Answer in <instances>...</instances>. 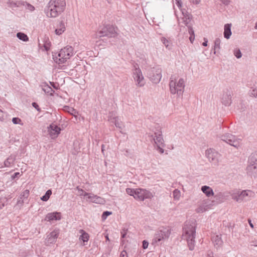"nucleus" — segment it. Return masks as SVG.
Segmentation results:
<instances>
[{
  "label": "nucleus",
  "mask_w": 257,
  "mask_h": 257,
  "mask_svg": "<svg viewBox=\"0 0 257 257\" xmlns=\"http://www.w3.org/2000/svg\"><path fill=\"white\" fill-rule=\"evenodd\" d=\"M196 225L193 222L186 221L183 228L182 238L186 240L189 250H193L195 246Z\"/></svg>",
  "instance_id": "obj_1"
},
{
  "label": "nucleus",
  "mask_w": 257,
  "mask_h": 257,
  "mask_svg": "<svg viewBox=\"0 0 257 257\" xmlns=\"http://www.w3.org/2000/svg\"><path fill=\"white\" fill-rule=\"evenodd\" d=\"M65 7V0H50L45 11L48 17L56 18L64 11Z\"/></svg>",
  "instance_id": "obj_2"
},
{
  "label": "nucleus",
  "mask_w": 257,
  "mask_h": 257,
  "mask_svg": "<svg viewBox=\"0 0 257 257\" xmlns=\"http://www.w3.org/2000/svg\"><path fill=\"white\" fill-rule=\"evenodd\" d=\"M169 87L171 94H177L179 96L182 95L184 92L185 87L184 79L180 78L178 81L177 82L175 77L172 75L170 78Z\"/></svg>",
  "instance_id": "obj_3"
},
{
  "label": "nucleus",
  "mask_w": 257,
  "mask_h": 257,
  "mask_svg": "<svg viewBox=\"0 0 257 257\" xmlns=\"http://www.w3.org/2000/svg\"><path fill=\"white\" fill-rule=\"evenodd\" d=\"M171 229L168 227L160 228L154 234V238L152 240L153 244H162V241L167 240L171 234Z\"/></svg>",
  "instance_id": "obj_4"
},
{
  "label": "nucleus",
  "mask_w": 257,
  "mask_h": 257,
  "mask_svg": "<svg viewBox=\"0 0 257 257\" xmlns=\"http://www.w3.org/2000/svg\"><path fill=\"white\" fill-rule=\"evenodd\" d=\"M73 55V48L71 46H67L60 51L55 61L59 64L64 63Z\"/></svg>",
  "instance_id": "obj_5"
},
{
  "label": "nucleus",
  "mask_w": 257,
  "mask_h": 257,
  "mask_svg": "<svg viewBox=\"0 0 257 257\" xmlns=\"http://www.w3.org/2000/svg\"><path fill=\"white\" fill-rule=\"evenodd\" d=\"M162 76V69L159 67H153L148 72V77L150 80L155 84L159 83Z\"/></svg>",
  "instance_id": "obj_6"
},
{
  "label": "nucleus",
  "mask_w": 257,
  "mask_h": 257,
  "mask_svg": "<svg viewBox=\"0 0 257 257\" xmlns=\"http://www.w3.org/2000/svg\"><path fill=\"white\" fill-rule=\"evenodd\" d=\"M220 139L229 145L238 148L239 147V139L234 135L226 133L220 136Z\"/></svg>",
  "instance_id": "obj_7"
},
{
  "label": "nucleus",
  "mask_w": 257,
  "mask_h": 257,
  "mask_svg": "<svg viewBox=\"0 0 257 257\" xmlns=\"http://www.w3.org/2000/svg\"><path fill=\"white\" fill-rule=\"evenodd\" d=\"M155 136L151 135V137L154 140L156 147H155L156 150L160 153L163 154L164 152L163 148L165 147L164 141L162 137V133L158 132L155 133Z\"/></svg>",
  "instance_id": "obj_8"
},
{
  "label": "nucleus",
  "mask_w": 257,
  "mask_h": 257,
  "mask_svg": "<svg viewBox=\"0 0 257 257\" xmlns=\"http://www.w3.org/2000/svg\"><path fill=\"white\" fill-rule=\"evenodd\" d=\"M112 33V26L110 24L106 25L101 29V30L96 32L95 34L92 35V38L94 39H98L104 36L111 37Z\"/></svg>",
  "instance_id": "obj_9"
},
{
  "label": "nucleus",
  "mask_w": 257,
  "mask_h": 257,
  "mask_svg": "<svg viewBox=\"0 0 257 257\" xmlns=\"http://www.w3.org/2000/svg\"><path fill=\"white\" fill-rule=\"evenodd\" d=\"M153 197V195L150 191L143 188H137L135 199L144 201L146 199H151Z\"/></svg>",
  "instance_id": "obj_10"
},
{
  "label": "nucleus",
  "mask_w": 257,
  "mask_h": 257,
  "mask_svg": "<svg viewBox=\"0 0 257 257\" xmlns=\"http://www.w3.org/2000/svg\"><path fill=\"white\" fill-rule=\"evenodd\" d=\"M134 66V69H133V77L135 81L136 82L137 85L142 87L145 84L144 78L143 76L142 71L137 65Z\"/></svg>",
  "instance_id": "obj_11"
},
{
  "label": "nucleus",
  "mask_w": 257,
  "mask_h": 257,
  "mask_svg": "<svg viewBox=\"0 0 257 257\" xmlns=\"http://www.w3.org/2000/svg\"><path fill=\"white\" fill-rule=\"evenodd\" d=\"M206 156L209 161L214 164H216L218 162L219 154L214 149H208L206 151Z\"/></svg>",
  "instance_id": "obj_12"
},
{
  "label": "nucleus",
  "mask_w": 257,
  "mask_h": 257,
  "mask_svg": "<svg viewBox=\"0 0 257 257\" xmlns=\"http://www.w3.org/2000/svg\"><path fill=\"white\" fill-rule=\"evenodd\" d=\"M84 196L87 197L88 200L92 203L99 204H103L105 203L103 198L92 193H85Z\"/></svg>",
  "instance_id": "obj_13"
},
{
  "label": "nucleus",
  "mask_w": 257,
  "mask_h": 257,
  "mask_svg": "<svg viewBox=\"0 0 257 257\" xmlns=\"http://www.w3.org/2000/svg\"><path fill=\"white\" fill-rule=\"evenodd\" d=\"M113 123H114L117 129L120 133L122 135L125 134V126L121 120L120 117H113Z\"/></svg>",
  "instance_id": "obj_14"
},
{
  "label": "nucleus",
  "mask_w": 257,
  "mask_h": 257,
  "mask_svg": "<svg viewBox=\"0 0 257 257\" xmlns=\"http://www.w3.org/2000/svg\"><path fill=\"white\" fill-rule=\"evenodd\" d=\"M232 91L227 89L224 92L222 98V103L225 106H229L231 103Z\"/></svg>",
  "instance_id": "obj_15"
},
{
  "label": "nucleus",
  "mask_w": 257,
  "mask_h": 257,
  "mask_svg": "<svg viewBox=\"0 0 257 257\" xmlns=\"http://www.w3.org/2000/svg\"><path fill=\"white\" fill-rule=\"evenodd\" d=\"M48 129L50 136L52 139L57 138L61 131L60 128L54 123H52L50 125Z\"/></svg>",
  "instance_id": "obj_16"
},
{
  "label": "nucleus",
  "mask_w": 257,
  "mask_h": 257,
  "mask_svg": "<svg viewBox=\"0 0 257 257\" xmlns=\"http://www.w3.org/2000/svg\"><path fill=\"white\" fill-rule=\"evenodd\" d=\"M59 235L58 230H55L51 232L47 236L46 243L51 244L54 243Z\"/></svg>",
  "instance_id": "obj_17"
},
{
  "label": "nucleus",
  "mask_w": 257,
  "mask_h": 257,
  "mask_svg": "<svg viewBox=\"0 0 257 257\" xmlns=\"http://www.w3.org/2000/svg\"><path fill=\"white\" fill-rule=\"evenodd\" d=\"M60 219V213L57 212L48 213L45 218V220L48 221L52 220H59Z\"/></svg>",
  "instance_id": "obj_18"
},
{
  "label": "nucleus",
  "mask_w": 257,
  "mask_h": 257,
  "mask_svg": "<svg viewBox=\"0 0 257 257\" xmlns=\"http://www.w3.org/2000/svg\"><path fill=\"white\" fill-rule=\"evenodd\" d=\"M247 173L254 177L257 176V164L248 165L246 168Z\"/></svg>",
  "instance_id": "obj_19"
},
{
  "label": "nucleus",
  "mask_w": 257,
  "mask_h": 257,
  "mask_svg": "<svg viewBox=\"0 0 257 257\" xmlns=\"http://www.w3.org/2000/svg\"><path fill=\"white\" fill-rule=\"evenodd\" d=\"M212 241L216 248L220 247L223 243V241L220 235H216L212 237Z\"/></svg>",
  "instance_id": "obj_20"
},
{
  "label": "nucleus",
  "mask_w": 257,
  "mask_h": 257,
  "mask_svg": "<svg viewBox=\"0 0 257 257\" xmlns=\"http://www.w3.org/2000/svg\"><path fill=\"white\" fill-rule=\"evenodd\" d=\"M29 196V190H25L20 195L17 204L22 205L24 202L25 199H27Z\"/></svg>",
  "instance_id": "obj_21"
},
{
  "label": "nucleus",
  "mask_w": 257,
  "mask_h": 257,
  "mask_svg": "<svg viewBox=\"0 0 257 257\" xmlns=\"http://www.w3.org/2000/svg\"><path fill=\"white\" fill-rule=\"evenodd\" d=\"M249 193H251L249 190H243L238 194V196L234 197V199H235L237 202L240 201L244 199V198L248 196Z\"/></svg>",
  "instance_id": "obj_22"
},
{
  "label": "nucleus",
  "mask_w": 257,
  "mask_h": 257,
  "mask_svg": "<svg viewBox=\"0 0 257 257\" xmlns=\"http://www.w3.org/2000/svg\"><path fill=\"white\" fill-rule=\"evenodd\" d=\"M231 24H226L224 25L223 35L224 38L227 39H228L231 35Z\"/></svg>",
  "instance_id": "obj_23"
},
{
  "label": "nucleus",
  "mask_w": 257,
  "mask_h": 257,
  "mask_svg": "<svg viewBox=\"0 0 257 257\" xmlns=\"http://www.w3.org/2000/svg\"><path fill=\"white\" fill-rule=\"evenodd\" d=\"M201 191L208 197L213 196L214 195L212 189L206 185H204L201 187Z\"/></svg>",
  "instance_id": "obj_24"
},
{
  "label": "nucleus",
  "mask_w": 257,
  "mask_h": 257,
  "mask_svg": "<svg viewBox=\"0 0 257 257\" xmlns=\"http://www.w3.org/2000/svg\"><path fill=\"white\" fill-rule=\"evenodd\" d=\"M16 160V157L11 155L4 162V166L6 167H10L14 164Z\"/></svg>",
  "instance_id": "obj_25"
},
{
  "label": "nucleus",
  "mask_w": 257,
  "mask_h": 257,
  "mask_svg": "<svg viewBox=\"0 0 257 257\" xmlns=\"http://www.w3.org/2000/svg\"><path fill=\"white\" fill-rule=\"evenodd\" d=\"M11 4L15 6L16 7H19L20 5H23V6H26V9H27L28 10H30L31 12L34 11V10H35V8L33 6H32L31 4H28L26 2H19L17 3H13L12 2L11 3Z\"/></svg>",
  "instance_id": "obj_26"
},
{
  "label": "nucleus",
  "mask_w": 257,
  "mask_h": 257,
  "mask_svg": "<svg viewBox=\"0 0 257 257\" xmlns=\"http://www.w3.org/2000/svg\"><path fill=\"white\" fill-rule=\"evenodd\" d=\"M248 165L257 164V152L252 153L249 156L248 160Z\"/></svg>",
  "instance_id": "obj_27"
},
{
  "label": "nucleus",
  "mask_w": 257,
  "mask_h": 257,
  "mask_svg": "<svg viewBox=\"0 0 257 257\" xmlns=\"http://www.w3.org/2000/svg\"><path fill=\"white\" fill-rule=\"evenodd\" d=\"M65 30V25L64 22H61L59 27L55 30V33L57 35H60Z\"/></svg>",
  "instance_id": "obj_28"
},
{
  "label": "nucleus",
  "mask_w": 257,
  "mask_h": 257,
  "mask_svg": "<svg viewBox=\"0 0 257 257\" xmlns=\"http://www.w3.org/2000/svg\"><path fill=\"white\" fill-rule=\"evenodd\" d=\"M79 232L81 233V235L79 237V239L83 240L84 242H87L89 238V234L83 229H80Z\"/></svg>",
  "instance_id": "obj_29"
},
{
  "label": "nucleus",
  "mask_w": 257,
  "mask_h": 257,
  "mask_svg": "<svg viewBox=\"0 0 257 257\" xmlns=\"http://www.w3.org/2000/svg\"><path fill=\"white\" fill-rule=\"evenodd\" d=\"M17 36L20 40L24 42H27L29 40L28 37L24 33L19 32L17 34Z\"/></svg>",
  "instance_id": "obj_30"
},
{
  "label": "nucleus",
  "mask_w": 257,
  "mask_h": 257,
  "mask_svg": "<svg viewBox=\"0 0 257 257\" xmlns=\"http://www.w3.org/2000/svg\"><path fill=\"white\" fill-rule=\"evenodd\" d=\"M188 33L190 35V37H189L190 41L191 43H193V42L195 39V34H194V31L192 27H189Z\"/></svg>",
  "instance_id": "obj_31"
},
{
  "label": "nucleus",
  "mask_w": 257,
  "mask_h": 257,
  "mask_svg": "<svg viewBox=\"0 0 257 257\" xmlns=\"http://www.w3.org/2000/svg\"><path fill=\"white\" fill-rule=\"evenodd\" d=\"M52 194V191L51 190H48L46 191L45 194L43 195L41 199L43 201H47L50 198V195Z\"/></svg>",
  "instance_id": "obj_32"
},
{
  "label": "nucleus",
  "mask_w": 257,
  "mask_h": 257,
  "mask_svg": "<svg viewBox=\"0 0 257 257\" xmlns=\"http://www.w3.org/2000/svg\"><path fill=\"white\" fill-rule=\"evenodd\" d=\"M221 41L220 39L216 38L214 41V54L216 53V50L220 49V44Z\"/></svg>",
  "instance_id": "obj_33"
},
{
  "label": "nucleus",
  "mask_w": 257,
  "mask_h": 257,
  "mask_svg": "<svg viewBox=\"0 0 257 257\" xmlns=\"http://www.w3.org/2000/svg\"><path fill=\"white\" fill-rule=\"evenodd\" d=\"M136 191H137V189H135L127 188L125 189L126 193L128 195L133 196L134 198L135 197V196H136Z\"/></svg>",
  "instance_id": "obj_34"
},
{
  "label": "nucleus",
  "mask_w": 257,
  "mask_h": 257,
  "mask_svg": "<svg viewBox=\"0 0 257 257\" xmlns=\"http://www.w3.org/2000/svg\"><path fill=\"white\" fill-rule=\"evenodd\" d=\"M173 195L174 199L179 200L181 196L180 191L177 189H175L173 192Z\"/></svg>",
  "instance_id": "obj_35"
},
{
  "label": "nucleus",
  "mask_w": 257,
  "mask_h": 257,
  "mask_svg": "<svg viewBox=\"0 0 257 257\" xmlns=\"http://www.w3.org/2000/svg\"><path fill=\"white\" fill-rule=\"evenodd\" d=\"M8 201V198L6 197L0 198V209H1Z\"/></svg>",
  "instance_id": "obj_36"
},
{
  "label": "nucleus",
  "mask_w": 257,
  "mask_h": 257,
  "mask_svg": "<svg viewBox=\"0 0 257 257\" xmlns=\"http://www.w3.org/2000/svg\"><path fill=\"white\" fill-rule=\"evenodd\" d=\"M234 55L237 59L241 58L242 56V54L241 53L240 50L237 48L234 49Z\"/></svg>",
  "instance_id": "obj_37"
},
{
  "label": "nucleus",
  "mask_w": 257,
  "mask_h": 257,
  "mask_svg": "<svg viewBox=\"0 0 257 257\" xmlns=\"http://www.w3.org/2000/svg\"><path fill=\"white\" fill-rule=\"evenodd\" d=\"M112 214V212H110V211H104L102 214V216H101V219H102V220L104 221L105 220L107 217L110 215H111Z\"/></svg>",
  "instance_id": "obj_38"
},
{
  "label": "nucleus",
  "mask_w": 257,
  "mask_h": 257,
  "mask_svg": "<svg viewBox=\"0 0 257 257\" xmlns=\"http://www.w3.org/2000/svg\"><path fill=\"white\" fill-rule=\"evenodd\" d=\"M206 206L204 205H200L196 209V212L198 213H203L206 210Z\"/></svg>",
  "instance_id": "obj_39"
},
{
  "label": "nucleus",
  "mask_w": 257,
  "mask_h": 257,
  "mask_svg": "<svg viewBox=\"0 0 257 257\" xmlns=\"http://www.w3.org/2000/svg\"><path fill=\"white\" fill-rule=\"evenodd\" d=\"M249 95L251 96H253L254 97H257V89H252L249 91Z\"/></svg>",
  "instance_id": "obj_40"
},
{
  "label": "nucleus",
  "mask_w": 257,
  "mask_h": 257,
  "mask_svg": "<svg viewBox=\"0 0 257 257\" xmlns=\"http://www.w3.org/2000/svg\"><path fill=\"white\" fill-rule=\"evenodd\" d=\"M184 19H185V20H183L184 24H185V25L187 27L188 30H189V27H192L191 26L189 25V23L190 22V18H189V17H188V18H187L186 17H185Z\"/></svg>",
  "instance_id": "obj_41"
},
{
  "label": "nucleus",
  "mask_w": 257,
  "mask_h": 257,
  "mask_svg": "<svg viewBox=\"0 0 257 257\" xmlns=\"http://www.w3.org/2000/svg\"><path fill=\"white\" fill-rule=\"evenodd\" d=\"M64 110L70 113L71 114H73V112L75 111V109L74 108H71L68 106L64 107Z\"/></svg>",
  "instance_id": "obj_42"
},
{
  "label": "nucleus",
  "mask_w": 257,
  "mask_h": 257,
  "mask_svg": "<svg viewBox=\"0 0 257 257\" xmlns=\"http://www.w3.org/2000/svg\"><path fill=\"white\" fill-rule=\"evenodd\" d=\"M127 229H123L122 231L120 232L121 234V238H123L125 237L127 234Z\"/></svg>",
  "instance_id": "obj_43"
},
{
  "label": "nucleus",
  "mask_w": 257,
  "mask_h": 257,
  "mask_svg": "<svg viewBox=\"0 0 257 257\" xmlns=\"http://www.w3.org/2000/svg\"><path fill=\"white\" fill-rule=\"evenodd\" d=\"M76 189L78 190L79 196H84L85 192H84L83 189L80 188L79 187H77Z\"/></svg>",
  "instance_id": "obj_44"
},
{
  "label": "nucleus",
  "mask_w": 257,
  "mask_h": 257,
  "mask_svg": "<svg viewBox=\"0 0 257 257\" xmlns=\"http://www.w3.org/2000/svg\"><path fill=\"white\" fill-rule=\"evenodd\" d=\"M21 121V120L18 117H14L12 119V122L14 124H19Z\"/></svg>",
  "instance_id": "obj_45"
},
{
  "label": "nucleus",
  "mask_w": 257,
  "mask_h": 257,
  "mask_svg": "<svg viewBox=\"0 0 257 257\" xmlns=\"http://www.w3.org/2000/svg\"><path fill=\"white\" fill-rule=\"evenodd\" d=\"M142 247L144 248V249H146L148 248V245H149V242L146 240H144L142 242Z\"/></svg>",
  "instance_id": "obj_46"
},
{
  "label": "nucleus",
  "mask_w": 257,
  "mask_h": 257,
  "mask_svg": "<svg viewBox=\"0 0 257 257\" xmlns=\"http://www.w3.org/2000/svg\"><path fill=\"white\" fill-rule=\"evenodd\" d=\"M5 115H6L5 112H4L3 111H2L1 109H0V120H2L4 119Z\"/></svg>",
  "instance_id": "obj_47"
},
{
  "label": "nucleus",
  "mask_w": 257,
  "mask_h": 257,
  "mask_svg": "<svg viewBox=\"0 0 257 257\" xmlns=\"http://www.w3.org/2000/svg\"><path fill=\"white\" fill-rule=\"evenodd\" d=\"M32 105H33V106L34 107H35L36 109H37V110H38V111H40V108H39V106L38 104L37 103H36V102H33V103H32Z\"/></svg>",
  "instance_id": "obj_48"
},
{
  "label": "nucleus",
  "mask_w": 257,
  "mask_h": 257,
  "mask_svg": "<svg viewBox=\"0 0 257 257\" xmlns=\"http://www.w3.org/2000/svg\"><path fill=\"white\" fill-rule=\"evenodd\" d=\"M120 257H127V253L125 250H123L120 254Z\"/></svg>",
  "instance_id": "obj_49"
},
{
  "label": "nucleus",
  "mask_w": 257,
  "mask_h": 257,
  "mask_svg": "<svg viewBox=\"0 0 257 257\" xmlns=\"http://www.w3.org/2000/svg\"><path fill=\"white\" fill-rule=\"evenodd\" d=\"M175 1H176V5H177L179 8L181 7V6H182V3H181V0H175Z\"/></svg>",
  "instance_id": "obj_50"
},
{
  "label": "nucleus",
  "mask_w": 257,
  "mask_h": 257,
  "mask_svg": "<svg viewBox=\"0 0 257 257\" xmlns=\"http://www.w3.org/2000/svg\"><path fill=\"white\" fill-rule=\"evenodd\" d=\"M208 40L207 38H204V42L202 43V45L204 47H206L207 46Z\"/></svg>",
  "instance_id": "obj_51"
},
{
  "label": "nucleus",
  "mask_w": 257,
  "mask_h": 257,
  "mask_svg": "<svg viewBox=\"0 0 257 257\" xmlns=\"http://www.w3.org/2000/svg\"><path fill=\"white\" fill-rule=\"evenodd\" d=\"M44 48H45V49L46 50V51H48L50 49V47H49V43H47V44H45L44 46Z\"/></svg>",
  "instance_id": "obj_52"
},
{
  "label": "nucleus",
  "mask_w": 257,
  "mask_h": 257,
  "mask_svg": "<svg viewBox=\"0 0 257 257\" xmlns=\"http://www.w3.org/2000/svg\"><path fill=\"white\" fill-rule=\"evenodd\" d=\"M248 223H249V225L250 227L251 228H253L254 227V226H253V223L251 222V219H248Z\"/></svg>",
  "instance_id": "obj_53"
},
{
  "label": "nucleus",
  "mask_w": 257,
  "mask_h": 257,
  "mask_svg": "<svg viewBox=\"0 0 257 257\" xmlns=\"http://www.w3.org/2000/svg\"><path fill=\"white\" fill-rule=\"evenodd\" d=\"M192 3L197 5L200 2V0H191Z\"/></svg>",
  "instance_id": "obj_54"
},
{
  "label": "nucleus",
  "mask_w": 257,
  "mask_h": 257,
  "mask_svg": "<svg viewBox=\"0 0 257 257\" xmlns=\"http://www.w3.org/2000/svg\"><path fill=\"white\" fill-rule=\"evenodd\" d=\"M20 175V173L16 172L12 176V178L14 179L16 177H18Z\"/></svg>",
  "instance_id": "obj_55"
},
{
  "label": "nucleus",
  "mask_w": 257,
  "mask_h": 257,
  "mask_svg": "<svg viewBox=\"0 0 257 257\" xmlns=\"http://www.w3.org/2000/svg\"><path fill=\"white\" fill-rule=\"evenodd\" d=\"M224 5H228L229 3V0H220Z\"/></svg>",
  "instance_id": "obj_56"
},
{
  "label": "nucleus",
  "mask_w": 257,
  "mask_h": 257,
  "mask_svg": "<svg viewBox=\"0 0 257 257\" xmlns=\"http://www.w3.org/2000/svg\"><path fill=\"white\" fill-rule=\"evenodd\" d=\"M251 245L257 246V241H252Z\"/></svg>",
  "instance_id": "obj_57"
},
{
  "label": "nucleus",
  "mask_w": 257,
  "mask_h": 257,
  "mask_svg": "<svg viewBox=\"0 0 257 257\" xmlns=\"http://www.w3.org/2000/svg\"><path fill=\"white\" fill-rule=\"evenodd\" d=\"M162 41L163 42V43L166 46H167V45H166V43H168V41L167 40H166V39H164V40H162Z\"/></svg>",
  "instance_id": "obj_58"
},
{
  "label": "nucleus",
  "mask_w": 257,
  "mask_h": 257,
  "mask_svg": "<svg viewBox=\"0 0 257 257\" xmlns=\"http://www.w3.org/2000/svg\"><path fill=\"white\" fill-rule=\"evenodd\" d=\"M105 238H106V241H109V242L110 241V240H109V237H108V234H106V235L105 236Z\"/></svg>",
  "instance_id": "obj_59"
},
{
  "label": "nucleus",
  "mask_w": 257,
  "mask_h": 257,
  "mask_svg": "<svg viewBox=\"0 0 257 257\" xmlns=\"http://www.w3.org/2000/svg\"><path fill=\"white\" fill-rule=\"evenodd\" d=\"M115 33H116V32H115L114 27H113V38L115 37Z\"/></svg>",
  "instance_id": "obj_60"
},
{
  "label": "nucleus",
  "mask_w": 257,
  "mask_h": 257,
  "mask_svg": "<svg viewBox=\"0 0 257 257\" xmlns=\"http://www.w3.org/2000/svg\"><path fill=\"white\" fill-rule=\"evenodd\" d=\"M254 29L257 30V22L255 23V26H254Z\"/></svg>",
  "instance_id": "obj_61"
},
{
  "label": "nucleus",
  "mask_w": 257,
  "mask_h": 257,
  "mask_svg": "<svg viewBox=\"0 0 257 257\" xmlns=\"http://www.w3.org/2000/svg\"><path fill=\"white\" fill-rule=\"evenodd\" d=\"M101 149H102V152H103V151H104V145H102V148H101Z\"/></svg>",
  "instance_id": "obj_62"
},
{
  "label": "nucleus",
  "mask_w": 257,
  "mask_h": 257,
  "mask_svg": "<svg viewBox=\"0 0 257 257\" xmlns=\"http://www.w3.org/2000/svg\"><path fill=\"white\" fill-rule=\"evenodd\" d=\"M107 1L108 3H111V0H107Z\"/></svg>",
  "instance_id": "obj_63"
},
{
  "label": "nucleus",
  "mask_w": 257,
  "mask_h": 257,
  "mask_svg": "<svg viewBox=\"0 0 257 257\" xmlns=\"http://www.w3.org/2000/svg\"><path fill=\"white\" fill-rule=\"evenodd\" d=\"M47 88H48L49 89H50V90H52V88H51V87H48Z\"/></svg>",
  "instance_id": "obj_64"
}]
</instances>
